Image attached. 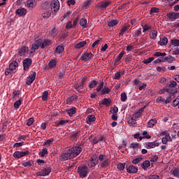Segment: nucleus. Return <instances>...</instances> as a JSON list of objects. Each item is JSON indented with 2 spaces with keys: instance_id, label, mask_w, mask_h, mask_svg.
Masks as SVG:
<instances>
[{
  "instance_id": "5fc2aeb1",
  "label": "nucleus",
  "mask_w": 179,
  "mask_h": 179,
  "mask_svg": "<svg viewBox=\"0 0 179 179\" xmlns=\"http://www.w3.org/2000/svg\"><path fill=\"white\" fill-rule=\"evenodd\" d=\"M152 61H155V57H149L143 60V64H150Z\"/></svg>"
},
{
  "instance_id": "8fccbe9b",
  "label": "nucleus",
  "mask_w": 179,
  "mask_h": 179,
  "mask_svg": "<svg viewBox=\"0 0 179 179\" xmlns=\"http://www.w3.org/2000/svg\"><path fill=\"white\" fill-rule=\"evenodd\" d=\"M130 149H138L139 143H132L130 144Z\"/></svg>"
},
{
  "instance_id": "e2e57ef3",
  "label": "nucleus",
  "mask_w": 179,
  "mask_h": 179,
  "mask_svg": "<svg viewBox=\"0 0 179 179\" xmlns=\"http://www.w3.org/2000/svg\"><path fill=\"white\" fill-rule=\"evenodd\" d=\"M172 55H179V48H176L172 50Z\"/></svg>"
},
{
  "instance_id": "4be33fe9",
  "label": "nucleus",
  "mask_w": 179,
  "mask_h": 179,
  "mask_svg": "<svg viewBox=\"0 0 179 179\" xmlns=\"http://www.w3.org/2000/svg\"><path fill=\"white\" fill-rule=\"evenodd\" d=\"M165 62H168L169 64H172L174 61H176V57L169 55L164 57Z\"/></svg>"
},
{
  "instance_id": "774afa93",
  "label": "nucleus",
  "mask_w": 179,
  "mask_h": 179,
  "mask_svg": "<svg viewBox=\"0 0 179 179\" xmlns=\"http://www.w3.org/2000/svg\"><path fill=\"white\" fill-rule=\"evenodd\" d=\"M148 179H159V175H151Z\"/></svg>"
},
{
  "instance_id": "f03ea898",
  "label": "nucleus",
  "mask_w": 179,
  "mask_h": 179,
  "mask_svg": "<svg viewBox=\"0 0 179 179\" xmlns=\"http://www.w3.org/2000/svg\"><path fill=\"white\" fill-rule=\"evenodd\" d=\"M87 78H84L81 79L79 84H76L74 85V89L78 92V93H83L85 91V83H86Z\"/></svg>"
},
{
  "instance_id": "6e6d98bb",
  "label": "nucleus",
  "mask_w": 179,
  "mask_h": 179,
  "mask_svg": "<svg viewBox=\"0 0 179 179\" xmlns=\"http://www.w3.org/2000/svg\"><path fill=\"white\" fill-rule=\"evenodd\" d=\"M13 73V70L11 69H10L9 67L6 68L5 70L6 76H8L12 74Z\"/></svg>"
},
{
  "instance_id": "ddd939ff",
  "label": "nucleus",
  "mask_w": 179,
  "mask_h": 179,
  "mask_svg": "<svg viewBox=\"0 0 179 179\" xmlns=\"http://www.w3.org/2000/svg\"><path fill=\"white\" fill-rule=\"evenodd\" d=\"M167 16L172 22H174V20H176V19H178L179 13H169L167 14Z\"/></svg>"
},
{
  "instance_id": "f704fd0d",
  "label": "nucleus",
  "mask_w": 179,
  "mask_h": 179,
  "mask_svg": "<svg viewBox=\"0 0 179 179\" xmlns=\"http://www.w3.org/2000/svg\"><path fill=\"white\" fill-rule=\"evenodd\" d=\"M128 29H129V25H125L123 27H122L119 35L124 36V33H125V31H127V30H128Z\"/></svg>"
},
{
  "instance_id": "9b49d317",
  "label": "nucleus",
  "mask_w": 179,
  "mask_h": 179,
  "mask_svg": "<svg viewBox=\"0 0 179 179\" xmlns=\"http://www.w3.org/2000/svg\"><path fill=\"white\" fill-rule=\"evenodd\" d=\"M31 65V59H25L23 61V67L24 71H29V68Z\"/></svg>"
},
{
  "instance_id": "37998d69",
  "label": "nucleus",
  "mask_w": 179,
  "mask_h": 179,
  "mask_svg": "<svg viewBox=\"0 0 179 179\" xmlns=\"http://www.w3.org/2000/svg\"><path fill=\"white\" fill-rule=\"evenodd\" d=\"M27 6L28 8H34L36 6V2H34V0H28Z\"/></svg>"
},
{
  "instance_id": "58836bf2",
  "label": "nucleus",
  "mask_w": 179,
  "mask_h": 179,
  "mask_svg": "<svg viewBox=\"0 0 179 179\" xmlns=\"http://www.w3.org/2000/svg\"><path fill=\"white\" fill-rule=\"evenodd\" d=\"M34 164V163L33 161H28L22 163V166H24V167H31Z\"/></svg>"
},
{
  "instance_id": "2f4dec72",
  "label": "nucleus",
  "mask_w": 179,
  "mask_h": 179,
  "mask_svg": "<svg viewBox=\"0 0 179 179\" xmlns=\"http://www.w3.org/2000/svg\"><path fill=\"white\" fill-rule=\"evenodd\" d=\"M101 103L103 106H108L110 104H111V100H110V99L104 98Z\"/></svg>"
},
{
  "instance_id": "f3484780",
  "label": "nucleus",
  "mask_w": 179,
  "mask_h": 179,
  "mask_svg": "<svg viewBox=\"0 0 179 179\" xmlns=\"http://www.w3.org/2000/svg\"><path fill=\"white\" fill-rule=\"evenodd\" d=\"M16 15H18V16H24L26 13H27V10H26L24 8H18L15 11Z\"/></svg>"
},
{
  "instance_id": "c9c22d12",
  "label": "nucleus",
  "mask_w": 179,
  "mask_h": 179,
  "mask_svg": "<svg viewBox=\"0 0 179 179\" xmlns=\"http://www.w3.org/2000/svg\"><path fill=\"white\" fill-rule=\"evenodd\" d=\"M80 24L83 27L84 29H86L87 27V20L86 19H81L80 21Z\"/></svg>"
},
{
  "instance_id": "a211bd4d",
  "label": "nucleus",
  "mask_w": 179,
  "mask_h": 179,
  "mask_svg": "<svg viewBox=\"0 0 179 179\" xmlns=\"http://www.w3.org/2000/svg\"><path fill=\"white\" fill-rule=\"evenodd\" d=\"M93 55L92 54V52L90 53H85L81 57L80 59L81 61H84L85 62H86V61H89L90 59V58H92V56Z\"/></svg>"
},
{
  "instance_id": "bb28decb",
  "label": "nucleus",
  "mask_w": 179,
  "mask_h": 179,
  "mask_svg": "<svg viewBox=\"0 0 179 179\" xmlns=\"http://www.w3.org/2000/svg\"><path fill=\"white\" fill-rule=\"evenodd\" d=\"M167 43H169V39H167V38L164 37V38H161L159 41L158 42V44L159 45H167Z\"/></svg>"
},
{
  "instance_id": "7c9ffc66",
  "label": "nucleus",
  "mask_w": 179,
  "mask_h": 179,
  "mask_svg": "<svg viewBox=\"0 0 179 179\" xmlns=\"http://www.w3.org/2000/svg\"><path fill=\"white\" fill-rule=\"evenodd\" d=\"M150 166V162L146 160L141 164V168L143 169V170H147L148 167Z\"/></svg>"
},
{
  "instance_id": "a18cd8bd",
  "label": "nucleus",
  "mask_w": 179,
  "mask_h": 179,
  "mask_svg": "<svg viewBox=\"0 0 179 179\" xmlns=\"http://www.w3.org/2000/svg\"><path fill=\"white\" fill-rule=\"evenodd\" d=\"M85 44L86 41L79 42L78 44L76 45V48H82V47H85Z\"/></svg>"
},
{
  "instance_id": "dca6fc26",
  "label": "nucleus",
  "mask_w": 179,
  "mask_h": 179,
  "mask_svg": "<svg viewBox=\"0 0 179 179\" xmlns=\"http://www.w3.org/2000/svg\"><path fill=\"white\" fill-rule=\"evenodd\" d=\"M29 51V48L26 46H23L18 50V55L20 57H23L26 52Z\"/></svg>"
},
{
  "instance_id": "49530a36",
  "label": "nucleus",
  "mask_w": 179,
  "mask_h": 179,
  "mask_svg": "<svg viewBox=\"0 0 179 179\" xmlns=\"http://www.w3.org/2000/svg\"><path fill=\"white\" fill-rule=\"evenodd\" d=\"M47 99H48V91H45L42 94V100L47 101Z\"/></svg>"
},
{
  "instance_id": "69168bd1",
  "label": "nucleus",
  "mask_w": 179,
  "mask_h": 179,
  "mask_svg": "<svg viewBox=\"0 0 179 179\" xmlns=\"http://www.w3.org/2000/svg\"><path fill=\"white\" fill-rule=\"evenodd\" d=\"M172 173L174 177H179V169H174Z\"/></svg>"
},
{
  "instance_id": "13d9d810",
  "label": "nucleus",
  "mask_w": 179,
  "mask_h": 179,
  "mask_svg": "<svg viewBox=\"0 0 179 179\" xmlns=\"http://www.w3.org/2000/svg\"><path fill=\"white\" fill-rule=\"evenodd\" d=\"M150 29H152V27L148 24H145L143 27V33H146V31H148V30H150Z\"/></svg>"
},
{
  "instance_id": "b1692460",
  "label": "nucleus",
  "mask_w": 179,
  "mask_h": 179,
  "mask_svg": "<svg viewBox=\"0 0 179 179\" xmlns=\"http://www.w3.org/2000/svg\"><path fill=\"white\" fill-rule=\"evenodd\" d=\"M64 50H65V48H64L63 45H58L55 49V54L59 55L62 54L64 52Z\"/></svg>"
},
{
  "instance_id": "3c124183",
  "label": "nucleus",
  "mask_w": 179,
  "mask_h": 179,
  "mask_svg": "<svg viewBox=\"0 0 179 179\" xmlns=\"http://www.w3.org/2000/svg\"><path fill=\"white\" fill-rule=\"evenodd\" d=\"M22 106V100H18L14 103V108H19Z\"/></svg>"
},
{
  "instance_id": "72a5a7b5",
  "label": "nucleus",
  "mask_w": 179,
  "mask_h": 179,
  "mask_svg": "<svg viewBox=\"0 0 179 179\" xmlns=\"http://www.w3.org/2000/svg\"><path fill=\"white\" fill-rule=\"evenodd\" d=\"M57 60H55V59H52V60H50V62H49V64H48L49 67H50L51 69H52V68H55V67L57 66Z\"/></svg>"
},
{
  "instance_id": "a19ab883",
  "label": "nucleus",
  "mask_w": 179,
  "mask_h": 179,
  "mask_svg": "<svg viewBox=\"0 0 179 179\" xmlns=\"http://www.w3.org/2000/svg\"><path fill=\"white\" fill-rule=\"evenodd\" d=\"M45 155H48V150L47 148H43V150L39 152V156H41V157H44Z\"/></svg>"
},
{
  "instance_id": "ea45409f",
  "label": "nucleus",
  "mask_w": 179,
  "mask_h": 179,
  "mask_svg": "<svg viewBox=\"0 0 179 179\" xmlns=\"http://www.w3.org/2000/svg\"><path fill=\"white\" fill-rule=\"evenodd\" d=\"M142 160H143V158H142V157H138L137 158L133 159L131 163L133 164H138V163H141Z\"/></svg>"
},
{
  "instance_id": "cd10ccee",
  "label": "nucleus",
  "mask_w": 179,
  "mask_h": 179,
  "mask_svg": "<svg viewBox=\"0 0 179 179\" xmlns=\"http://www.w3.org/2000/svg\"><path fill=\"white\" fill-rule=\"evenodd\" d=\"M157 37V31L156 30H151L150 33V38L151 40H156Z\"/></svg>"
},
{
  "instance_id": "6ab92c4d",
  "label": "nucleus",
  "mask_w": 179,
  "mask_h": 179,
  "mask_svg": "<svg viewBox=\"0 0 179 179\" xmlns=\"http://www.w3.org/2000/svg\"><path fill=\"white\" fill-rule=\"evenodd\" d=\"M17 66H19V63H17V62L16 61H14L9 64L8 68L13 71H15Z\"/></svg>"
},
{
  "instance_id": "1a4fd4ad",
  "label": "nucleus",
  "mask_w": 179,
  "mask_h": 179,
  "mask_svg": "<svg viewBox=\"0 0 179 179\" xmlns=\"http://www.w3.org/2000/svg\"><path fill=\"white\" fill-rule=\"evenodd\" d=\"M36 79V72L33 71L32 73H31L27 80V85H30L33 82H34Z\"/></svg>"
},
{
  "instance_id": "2eb2a0df",
  "label": "nucleus",
  "mask_w": 179,
  "mask_h": 179,
  "mask_svg": "<svg viewBox=\"0 0 179 179\" xmlns=\"http://www.w3.org/2000/svg\"><path fill=\"white\" fill-rule=\"evenodd\" d=\"M160 143H157V141L150 142L147 143L145 146L147 149H153L154 148H156V146H159Z\"/></svg>"
},
{
  "instance_id": "de8ad7c7",
  "label": "nucleus",
  "mask_w": 179,
  "mask_h": 179,
  "mask_svg": "<svg viewBox=\"0 0 179 179\" xmlns=\"http://www.w3.org/2000/svg\"><path fill=\"white\" fill-rule=\"evenodd\" d=\"M95 86H97V81L94 80L89 84L90 89H93Z\"/></svg>"
},
{
  "instance_id": "9d476101",
  "label": "nucleus",
  "mask_w": 179,
  "mask_h": 179,
  "mask_svg": "<svg viewBox=\"0 0 179 179\" xmlns=\"http://www.w3.org/2000/svg\"><path fill=\"white\" fill-rule=\"evenodd\" d=\"M50 173H51V167H48L38 172V176L45 177V176H48Z\"/></svg>"
},
{
  "instance_id": "412c9836",
  "label": "nucleus",
  "mask_w": 179,
  "mask_h": 179,
  "mask_svg": "<svg viewBox=\"0 0 179 179\" xmlns=\"http://www.w3.org/2000/svg\"><path fill=\"white\" fill-rule=\"evenodd\" d=\"M127 122L130 127H136V120L132 116L131 118L127 120Z\"/></svg>"
},
{
  "instance_id": "e433bc0d",
  "label": "nucleus",
  "mask_w": 179,
  "mask_h": 179,
  "mask_svg": "<svg viewBox=\"0 0 179 179\" xmlns=\"http://www.w3.org/2000/svg\"><path fill=\"white\" fill-rule=\"evenodd\" d=\"M167 93H169L170 94H176L177 93V88H166Z\"/></svg>"
},
{
  "instance_id": "c756f323",
  "label": "nucleus",
  "mask_w": 179,
  "mask_h": 179,
  "mask_svg": "<svg viewBox=\"0 0 179 179\" xmlns=\"http://www.w3.org/2000/svg\"><path fill=\"white\" fill-rule=\"evenodd\" d=\"M51 16V10H45V11L42 13V17L44 19H48Z\"/></svg>"
},
{
  "instance_id": "864d4df0",
  "label": "nucleus",
  "mask_w": 179,
  "mask_h": 179,
  "mask_svg": "<svg viewBox=\"0 0 179 179\" xmlns=\"http://www.w3.org/2000/svg\"><path fill=\"white\" fill-rule=\"evenodd\" d=\"M168 87H176V86H177V82L174 81V80H171L169 82V85H167Z\"/></svg>"
},
{
  "instance_id": "6e6552de",
  "label": "nucleus",
  "mask_w": 179,
  "mask_h": 179,
  "mask_svg": "<svg viewBox=\"0 0 179 179\" xmlns=\"http://www.w3.org/2000/svg\"><path fill=\"white\" fill-rule=\"evenodd\" d=\"M41 48H42V50H44V48H45L46 47H49V45H51V44H52V41L50 39H41Z\"/></svg>"
},
{
  "instance_id": "09e8293b",
  "label": "nucleus",
  "mask_w": 179,
  "mask_h": 179,
  "mask_svg": "<svg viewBox=\"0 0 179 179\" xmlns=\"http://www.w3.org/2000/svg\"><path fill=\"white\" fill-rule=\"evenodd\" d=\"M117 168L122 171V170H124V169H125V163H119L117 165Z\"/></svg>"
},
{
  "instance_id": "c03bdc74",
  "label": "nucleus",
  "mask_w": 179,
  "mask_h": 179,
  "mask_svg": "<svg viewBox=\"0 0 179 179\" xmlns=\"http://www.w3.org/2000/svg\"><path fill=\"white\" fill-rule=\"evenodd\" d=\"M110 92H111V89H110L107 87H105L101 90V94H108V93H110Z\"/></svg>"
},
{
  "instance_id": "052dcab7",
  "label": "nucleus",
  "mask_w": 179,
  "mask_h": 179,
  "mask_svg": "<svg viewBox=\"0 0 179 179\" xmlns=\"http://www.w3.org/2000/svg\"><path fill=\"white\" fill-rule=\"evenodd\" d=\"M154 57H166V52L162 53L160 52H157L154 53Z\"/></svg>"
},
{
  "instance_id": "0e129e2a",
  "label": "nucleus",
  "mask_w": 179,
  "mask_h": 179,
  "mask_svg": "<svg viewBox=\"0 0 179 179\" xmlns=\"http://www.w3.org/2000/svg\"><path fill=\"white\" fill-rule=\"evenodd\" d=\"M104 86V83H101L96 87V92H101V89H103V87Z\"/></svg>"
},
{
  "instance_id": "20e7f679",
  "label": "nucleus",
  "mask_w": 179,
  "mask_h": 179,
  "mask_svg": "<svg viewBox=\"0 0 179 179\" xmlns=\"http://www.w3.org/2000/svg\"><path fill=\"white\" fill-rule=\"evenodd\" d=\"M30 152L29 150L27 151H15L13 156L14 159H20L22 157H24V156H27L29 155Z\"/></svg>"
},
{
  "instance_id": "f8f14e48",
  "label": "nucleus",
  "mask_w": 179,
  "mask_h": 179,
  "mask_svg": "<svg viewBox=\"0 0 179 179\" xmlns=\"http://www.w3.org/2000/svg\"><path fill=\"white\" fill-rule=\"evenodd\" d=\"M111 5V2L108 1H101L98 3V8H101V9H106L107 6Z\"/></svg>"
},
{
  "instance_id": "603ef678",
  "label": "nucleus",
  "mask_w": 179,
  "mask_h": 179,
  "mask_svg": "<svg viewBox=\"0 0 179 179\" xmlns=\"http://www.w3.org/2000/svg\"><path fill=\"white\" fill-rule=\"evenodd\" d=\"M127 94H125V92H122L120 95V100L121 101H127Z\"/></svg>"
},
{
  "instance_id": "338daca9",
  "label": "nucleus",
  "mask_w": 179,
  "mask_h": 179,
  "mask_svg": "<svg viewBox=\"0 0 179 179\" xmlns=\"http://www.w3.org/2000/svg\"><path fill=\"white\" fill-rule=\"evenodd\" d=\"M73 27V25L72 24V21H69L66 26V29H72Z\"/></svg>"
},
{
  "instance_id": "423d86ee",
  "label": "nucleus",
  "mask_w": 179,
  "mask_h": 179,
  "mask_svg": "<svg viewBox=\"0 0 179 179\" xmlns=\"http://www.w3.org/2000/svg\"><path fill=\"white\" fill-rule=\"evenodd\" d=\"M39 47L41 48V39H38L35 41L34 43L32 44L31 45L32 51L30 52V55H31L33 52L36 51V50H38Z\"/></svg>"
},
{
  "instance_id": "473e14b6",
  "label": "nucleus",
  "mask_w": 179,
  "mask_h": 179,
  "mask_svg": "<svg viewBox=\"0 0 179 179\" xmlns=\"http://www.w3.org/2000/svg\"><path fill=\"white\" fill-rule=\"evenodd\" d=\"M118 24V20H113L108 22V26L109 27H114V26H117Z\"/></svg>"
},
{
  "instance_id": "c85d7f7f",
  "label": "nucleus",
  "mask_w": 179,
  "mask_h": 179,
  "mask_svg": "<svg viewBox=\"0 0 179 179\" xmlns=\"http://www.w3.org/2000/svg\"><path fill=\"white\" fill-rule=\"evenodd\" d=\"M171 136H170V135H166L162 139V143H164V145H166V143H167L168 142H171Z\"/></svg>"
},
{
  "instance_id": "a878e982",
  "label": "nucleus",
  "mask_w": 179,
  "mask_h": 179,
  "mask_svg": "<svg viewBox=\"0 0 179 179\" xmlns=\"http://www.w3.org/2000/svg\"><path fill=\"white\" fill-rule=\"evenodd\" d=\"M96 121V117L93 115H88L87 119V124H90L92 122Z\"/></svg>"
},
{
  "instance_id": "0eeeda50",
  "label": "nucleus",
  "mask_w": 179,
  "mask_h": 179,
  "mask_svg": "<svg viewBox=\"0 0 179 179\" xmlns=\"http://www.w3.org/2000/svg\"><path fill=\"white\" fill-rule=\"evenodd\" d=\"M99 164V159L97 157H92L88 161V167L92 169V167H95Z\"/></svg>"
},
{
  "instance_id": "79ce46f5",
  "label": "nucleus",
  "mask_w": 179,
  "mask_h": 179,
  "mask_svg": "<svg viewBox=\"0 0 179 179\" xmlns=\"http://www.w3.org/2000/svg\"><path fill=\"white\" fill-rule=\"evenodd\" d=\"M171 44L173 47H179V40L178 39H172L171 41Z\"/></svg>"
},
{
  "instance_id": "39448f33",
  "label": "nucleus",
  "mask_w": 179,
  "mask_h": 179,
  "mask_svg": "<svg viewBox=\"0 0 179 179\" xmlns=\"http://www.w3.org/2000/svg\"><path fill=\"white\" fill-rule=\"evenodd\" d=\"M59 1L52 0L50 3V8L53 12H58L59 10Z\"/></svg>"
},
{
  "instance_id": "f257e3e1",
  "label": "nucleus",
  "mask_w": 179,
  "mask_h": 179,
  "mask_svg": "<svg viewBox=\"0 0 179 179\" xmlns=\"http://www.w3.org/2000/svg\"><path fill=\"white\" fill-rule=\"evenodd\" d=\"M82 152V148L80 146H76L70 148L66 153L62 154L59 157L60 162H65L69 159H75Z\"/></svg>"
},
{
  "instance_id": "393cba45",
  "label": "nucleus",
  "mask_w": 179,
  "mask_h": 179,
  "mask_svg": "<svg viewBox=\"0 0 179 179\" xmlns=\"http://www.w3.org/2000/svg\"><path fill=\"white\" fill-rule=\"evenodd\" d=\"M78 100V96L73 95L66 99V103L70 104V103H72V101H76Z\"/></svg>"
},
{
  "instance_id": "7ed1b4c3",
  "label": "nucleus",
  "mask_w": 179,
  "mask_h": 179,
  "mask_svg": "<svg viewBox=\"0 0 179 179\" xmlns=\"http://www.w3.org/2000/svg\"><path fill=\"white\" fill-rule=\"evenodd\" d=\"M78 173L80 177H86L89 173V168L86 166H79L78 168Z\"/></svg>"
},
{
  "instance_id": "680f3d73",
  "label": "nucleus",
  "mask_w": 179,
  "mask_h": 179,
  "mask_svg": "<svg viewBox=\"0 0 179 179\" xmlns=\"http://www.w3.org/2000/svg\"><path fill=\"white\" fill-rule=\"evenodd\" d=\"M108 166V159H105L102 163L100 164L101 167H107Z\"/></svg>"
},
{
  "instance_id": "bf43d9fd",
  "label": "nucleus",
  "mask_w": 179,
  "mask_h": 179,
  "mask_svg": "<svg viewBox=\"0 0 179 179\" xmlns=\"http://www.w3.org/2000/svg\"><path fill=\"white\" fill-rule=\"evenodd\" d=\"M142 34V28L138 29L135 33H134V37H139Z\"/></svg>"
},
{
  "instance_id": "aec40b11",
  "label": "nucleus",
  "mask_w": 179,
  "mask_h": 179,
  "mask_svg": "<svg viewBox=\"0 0 179 179\" xmlns=\"http://www.w3.org/2000/svg\"><path fill=\"white\" fill-rule=\"evenodd\" d=\"M156 124H157V120H156V118L151 119L148 121V127L153 128V127H155Z\"/></svg>"
},
{
  "instance_id": "4d7b16f0",
  "label": "nucleus",
  "mask_w": 179,
  "mask_h": 179,
  "mask_svg": "<svg viewBox=\"0 0 179 179\" xmlns=\"http://www.w3.org/2000/svg\"><path fill=\"white\" fill-rule=\"evenodd\" d=\"M160 62H165L164 57H159L154 61V64H160Z\"/></svg>"
},
{
  "instance_id": "4c0bfd02",
  "label": "nucleus",
  "mask_w": 179,
  "mask_h": 179,
  "mask_svg": "<svg viewBox=\"0 0 179 179\" xmlns=\"http://www.w3.org/2000/svg\"><path fill=\"white\" fill-rule=\"evenodd\" d=\"M76 113V108H71L69 110H67V113L69 114V117H72L73 114Z\"/></svg>"
},
{
  "instance_id": "4468645a",
  "label": "nucleus",
  "mask_w": 179,
  "mask_h": 179,
  "mask_svg": "<svg viewBox=\"0 0 179 179\" xmlns=\"http://www.w3.org/2000/svg\"><path fill=\"white\" fill-rule=\"evenodd\" d=\"M127 173H129L130 174H135L138 173V169L136 166L134 165H130L127 169Z\"/></svg>"
},
{
  "instance_id": "5701e85b",
  "label": "nucleus",
  "mask_w": 179,
  "mask_h": 179,
  "mask_svg": "<svg viewBox=\"0 0 179 179\" xmlns=\"http://www.w3.org/2000/svg\"><path fill=\"white\" fill-rule=\"evenodd\" d=\"M50 3L48 1H45L42 5H41V9L42 10H48L50 9Z\"/></svg>"
}]
</instances>
